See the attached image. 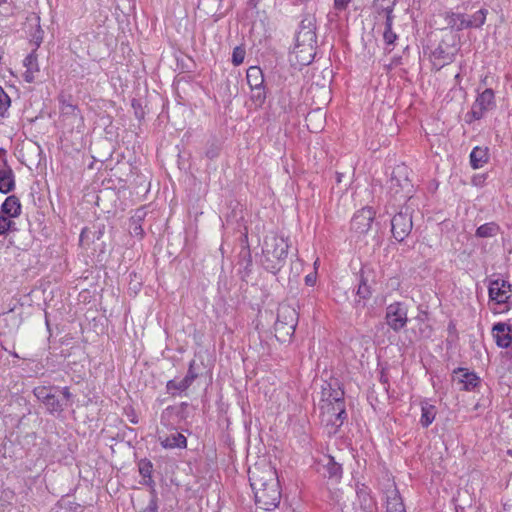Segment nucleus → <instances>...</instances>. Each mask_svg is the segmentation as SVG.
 Instances as JSON below:
<instances>
[{
	"mask_svg": "<svg viewBox=\"0 0 512 512\" xmlns=\"http://www.w3.org/2000/svg\"><path fill=\"white\" fill-rule=\"evenodd\" d=\"M249 481L256 505L266 511L275 509L281 499L276 469L268 462L255 464L249 469Z\"/></svg>",
	"mask_w": 512,
	"mask_h": 512,
	"instance_id": "f257e3e1",
	"label": "nucleus"
},
{
	"mask_svg": "<svg viewBox=\"0 0 512 512\" xmlns=\"http://www.w3.org/2000/svg\"><path fill=\"white\" fill-rule=\"evenodd\" d=\"M316 48V18L312 14H307L300 22L291 55L299 65H309L315 57Z\"/></svg>",
	"mask_w": 512,
	"mask_h": 512,
	"instance_id": "f03ea898",
	"label": "nucleus"
},
{
	"mask_svg": "<svg viewBox=\"0 0 512 512\" xmlns=\"http://www.w3.org/2000/svg\"><path fill=\"white\" fill-rule=\"evenodd\" d=\"M288 243L283 236L268 234L263 242L261 263L263 267L276 274L285 264L288 255Z\"/></svg>",
	"mask_w": 512,
	"mask_h": 512,
	"instance_id": "7ed1b4c3",
	"label": "nucleus"
},
{
	"mask_svg": "<svg viewBox=\"0 0 512 512\" xmlns=\"http://www.w3.org/2000/svg\"><path fill=\"white\" fill-rule=\"evenodd\" d=\"M489 300L493 302L494 307L491 311L494 314L506 313L512 308L510 299L512 297V286L504 279L490 280L488 285Z\"/></svg>",
	"mask_w": 512,
	"mask_h": 512,
	"instance_id": "20e7f679",
	"label": "nucleus"
},
{
	"mask_svg": "<svg viewBox=\"0 0 512 512\" xmlns=\"http://www.w3.org/2000/svg\"><path fill=\"white\" fill-rule=\"evenodd\" d=\"M298 323V313L290 305H280L274 325L275 336L278 341L285 343L294 335Z\"/></svg>",
	"mask_w": 512,
	"mask_h": 512,
	"instance_id": "39448f33",
	"label": "nucleus"
},
{
	"mask_svg": "<svg viewBox=\"0 0 512 512\" xmlns=\"http://www.w3.org/2000/svg\"><path fill=\"white\" fill-rule=\"evenodd\" d=\"M495 107L496 100L494 91L491 88L484 89L478 94L471 107V111L467 114V117L471 118L469 122L483 118L487 112L493 110Z\"/></svg>",
	"mask_w": 512,
	"mask_h": 512,
	"instance_id": "423d86ee",
	"label": "nucleus"
},
{
	"mask_svg": "<svg viewBox=\"0 0 512 512\" xmlns=\"http://www.w3.org/2000/svg\"><path fill=\"white\" fill-rule=\"evenodd\" d=\"M386 324L394 331L399 332L408 322V307L403 302H394L387 306L385 314Z\"/></svg>",
	"mask_w": 512,
	"mask_h": 512,
	"instance_id": "0eeeda50",
	"label": "nucleus"
},
{
	"mask_svg": "<svg viewBox=\"0 0 512 512\" xmlns=\"http://www.w3.org/2000/svg\"><path fill=\"white\" fill-rule=\"evenodd\" d=\"M320 409L322 422L336 429L342 426L347 417L345 402H340V404L321 403Z\"/></svg>",
	"mask_w": 512,
	"mask_h": 512,
	"instance_id": "6e6552de",
	"label": "nucleus"
},
{
	"mask_svg": "<svg viewBox=\"0 0 512 512\" xmlns=\"http://www.w3.org/2000/svg\"><path fill=\"white\" fill-rule=\"evenodd\" d=\"M413 222L410 213L400 211L391 219V232L393 237L402 242L412 231Z\"/></svg>",
	"mask_w": 512,
	"mask_h": 512,
	"instance_id": "1a4fd4ad",
	"label": "nucleus"
},
{
	"mask_svg": "<svg viewBox=\"0 0 512 512\" xmlns=\"http://www.w3.org/2000/svg\"><path fill=\"white\" fill-rule=\"evenodd\" d=\"M397 173L401 174V169L397 170ZM412 185L407 177H401L396 175L394 171L388 182L389 193L397 200H406L409 198L411 193Z\"/></svg>",
	"mask_w": 512,
	"mask_h": 512,
	"instance_id": "9d476101",
	"label": "nucleus"
},
{
	"mask_svg": "<svg viewBox=\"0 0 512 512\" xmlns=\"http://www.w3.org/2000/svg\"><path fill=\"white\" fill-rule=\"evenodd\" d=\"M58 102L60 116L64 120H70L71 124H74L76 121L83 122V116L77 104L74 103L72 95L61 93L58 97Z\"/></svg>",
	"mask_w": 512,
	"mask_h": 512,
	"instance_id": "9b49d317",
	"label": "nucleus"
},
{
	"mask_svg": "<svg viewBox=\"0 0 512 512\" xmlns=\"http://www.w3.org/2000/svg\"><path fill=\"white\" fill-rule=\"evenodd\" d=\"M35 397L41 401L50 413H60L63 411V404L53 393V388L38 386L33 390Z\"/></svg>",
	"mask_w": 512,
	"mask_h": 512,
	"instance_id": "f8f14e48",
	"label": "nucleus"
},
{
	"mask_svg": "<svg viewBox=\"0 0 512 512\" xmlns=\"http://www.w3.org/2000/svg\"><path fill=\"white\" fill-rule=\"evenodd\" d=\"M375 213L370 207H365L356 212L351 220V229L359 234H366L372 227Z\"/></svg>",
	"mask_w": 512,
	"mask_h": 512,
	"instance_id": "ddd939ff",
	"label": "nucleus"
},
{
	"mask_svg": "<svg viewBox=\"0 0 512 512\" xmlns=\"http://www.w3.org/2000/svg\"><path fill=\"white\" fill-rule=\"evenodd\" d=\"M453 381L459 385L460 390L473 391L480 384V378L476 373L469 371L466 368H457L453 371Z\"/></svg>",
	"mask_w": 512,
	"mask_h": 512,
	"instance_id": "4468645a",
	"label": "nucleus"
},
{
	"mask_svg": "<svg viewBox=\"0 0 512 512\" xmlns=\"http://www.w3.org/2000/svg\"><path fill=\"white\" fill-rule=\"evenodd\" d=\"M386 512H406L403 499L394 482H389L386 490Z\"/></svg>",
	"mask_w": 512,
	"mask_h": 512,
	"instance_id": "2eb2a0df",
	"label": "nucleus"
},
{
	"mask_svg": "<svg viewBox=\"0 0 512 512\" xmlns=\"http://www.w3.org/2000/svg\"><path fill=\"white\" fill-rule=\"evenodd\" d=\"M15 187V177L14 172L10 166H8L7 161L3 160L0 164V192L3 194H7L11 192Z\"/></svg>",
	"mask_w": 512,
	"mask_h": 512,
	"instance_id": "dca6fc26",
	"label": "nucleus"
},
{
	"mask_svg": "<svg viewBox=\"0 0 512 512\" xmlns=\"http://www.w3.org/2000/svg\"><path fill=\"white\" fill-rule=\"evenodd\" d=\"M510 327L503 322L494 324L492 328L493 337L496 344L501 348H507L512 343V336L510 334Z\"/></svg>",
	"mask_w": 512,
	"mask_h": 512,
	"instance_id": "f3484780",
	"label": "nucleus"
},
{
	"mask_svg": "<svg viewBox=\"0 0 512 512\" xmlns=\"http://www.w3.org/2000/svg\"><path fill=\"white\" fill-rule=\"evenodd\" d=\"M195 364V361H191L189 365L188 372L186 376L177 381V380H170L167 382V390L168 391H185L187 388L190 387V385L193 383V381L197 378V373L194 371L193 366Z\"/></svg>",
	"mask_w": 512,
	"mask_h": 512,
	"instance_id": "a211bd4d",
	"label": "nucleus"
},
{
	"mask_svg": "<svg viewBox=\"0 0 512 512\" xmlns=\"http://www.w3.org/2000/svg\"><path fill=\"white\" fill-rule=\"evenodd\" d=\"M158 440H159L161 446L165 449H174V448L184 449L187 446L186 437L177 431L173 432L170 435L159 434Z\"/></svg>",
	"mask_w": 512,
	"mask_h": 512,
	"instance_id": "6ab92c4d",
	"label": "nucleus"
},
{
	"mask_svg": "<svg viewBox=\"0 0 512 512\" xmlns=\"http://www.w3.org/2000/svg\"><path fill=\"white\" fill-rule=\"evenodd\" d=\"M445 28L452 31H461L465 29L464 14L447 11L443 14Z\"/></svg>",
	"mask_w": 512,
	"mask_h": 512,
	"instance_id": "aec40b11",
	"label": "nucleus"
},
{
	"mask_svg": "<svg viewBox=\"0 0 512 512\" xmlns=\"http://www.w3.org/2000/svg\"><path fill=\"white\" fill-rule=\"evenodd\" d=\"M489 160L488 148L476 146L470 153V164L473 169H479Z\"/></svg>",
	"mask_w": 512,
	"mask_h": 512,
	"instance_id": "412c9836",
	"label": "nucleus"
},
{
	"mask_svg": "<svg viewBox=\"0 0 512 512\" xmlns=\"http://www.w3.org/2000/svg\"><path fill=\"white\" fill-rule=\"evenodd\" d=\"M1 212L7 215V218L18 217L21 213V204L19 199L12 195L8 196L1 206Z\"/></svg>",
	"mask_w": 512,
	"mask_h": 512,
	"instance_id": "4be33fe9",
	"label": "nucleus"
},
{
	"mask_svg": "<svg viewBox=\"0 0 512 512\" xmlns=\"http://www.w3.org/2000/svg\"><path fill=\"white\" fill-rule=\"evenodd\" d=\"M487 14H488L487 9H483V8L476 11L471 16H467L464 14L465 29L482 27L486 21Z\"/></svg>",
	"mask_w": 512,
	"mask_h": 512,
	"instance_id": "5701e85b",
	"label": "nucleus"
},
{
	"mask_svg": "<svg viewBox=\"0 0 512 512\" xmlns=\"http://www.w3.org/2000/svg\"><path fill=\"white\" fill-rule=\"evenodd\" d=\"M328 386V390L323 388V398L321 403L340 404V402H344V391L341 388L333 389L331 384H328Z\"/></svg>",
	"mask_w": 512,
	"mask_h": 512,
	"instance_id": "b1692460",
	"label": "nucleus"
},
{
	"mask_svg": "<svg viewBox=\"0 0 512 512\" xmlns=\"http://www.w3.org/2000/svg\"><path fill=\"white\" fill-rule=\"evenodd\" d=\"M247 83L250 88H256L264 84V76L262 70L257 66H251L246 74Z\"/></svg>",
	"mask_w": 512,
	"mask_h": 512,
	"instance_id": "393cba45",
	"label": "nucleus"
},
{
	"mask_svg": "<svg viewBox=\"0 0 512 512\" xmlns=\"http://www.w3.org/2000/svg\"><path fill=\"white\" fill-rule=\"evenodd\" d=\"M435 417H436L435 406L428 404V403H423L421 406V418H420L421 425L424 428H427L435 420Z\"/></svg>",
	"mask_w": 512,
	"mask_h": 512,
	"instance_id": "a878e982",
	"label": "nucleus"
},
{
	"mask_svg": "<svg viewBox=\"0 0 512 512\" xmlns=\"http://www.w3.org/2000/svg\"><path fill=\"white\" fill-rule=\"evenodd\" d=\"M386 14L383 38L387 45H393L397 39V35L392 31V10L390 8L386 9Z\"/></svg>",
	"mask_w": 512,
	"mask_h": 512,
	"instance_id": "bb28decb",
	"label": "nucleus"
},
{
	"mask_svg": "<svg viewBox=\"0 0 512 512\" xmlns=\"http://www.w3.org/2000/svg\"><path fill=\"white\" fill-rule=\"evenodd\" d=\"M499 231V226L494 222L485 223L479 226L475 235L479 238H489L496 236Z\"/></svg>",
	"mask_w": 512,
	"mask_h": 512,
	"instance_id": "cd10ccee",
	"label": "nucleus"
},
{
	"mask_svg": "<svg viewBox=\"0 0 512 512\" xmlns=\"http://www.w3.org/2000/svg\"><path fill=\"white\" fill-rule=\"evenodd\" d=\"M251 89V95L250 99L255 104L256 107H260L263 105L266 99V92L264 85L257 86L256 88H250Z\"/></svg>",
	"mask_w": 512,
	"mask_h": 512,
	"instance_id": "c85d7f7f",
	"label": "nucleus"
},
{
	"mask_svg": "<svg viewBox=\"0 0 512 512\" xmlns=\"http://www.w3.org/2000/svg\"><path fill=\"white\" fill-rule=\"evenodd\" d=\"M326 472L329 478L339 480L342 475V467L340 464L336 463L332 458L329 459L328 463L325 466Z\"/></svg>",
	"mask_w": 512,
	"mask_h": 512,
	"instance_id": "c756f323",
	"label": "nucleus"
},
{
	"mask_svg": "<svg viewBox=\"0 0 512 512\" xmlns=\"http://www.w3.org/2000/svg\"><path fill=\"white\" fill-rule=\"evenodd\" d=\"M11 105V100L8 94L0 86V116H4Z\"/></svg>",
	"mask_w": 512,
	"mask_h": 512,
	"instance_id": "7c9ffc66",
	"label": "nucleus"
},
{
	"mask_svg": "<svg viewBox=\"0 0 512 512\" xmlns=\"http://www.w3.org/2000/svg\"><path fill=\"white\" fill-rule=\"evenodd\" d=\"M357 296L363 300L368 299L371 296L370 286L368 285L367 281L364 280L363 278H361L360 283L358 285Z\"/></svg>",
	"mask_w": 512,
	"mask_h": 512,
	"instance_id": "2f4dec72",
	"label": "nucleus"
},
{
	"mask_svg": "<svg viewBox=\"0 0 512 512\" xmlns=\"http://www.w3.org/2000/svg\"><path fill=\"white\" fill-rule=\"evenodd\" d=\"M11 230H16L15 222L5 216H0V236Z\"/></svg>",
	"mask_w": 512,
	"mask_h": 512,
	"instance_id": "473e14b6",
	"label": "nucleus"
},
{
	"mask_svg": "<svg viewBox=\"0 0 512 512\" xmlns=\"http://www.w3.org/2000/svg\"><path fill=\"white\" fill-rule=\"evenodd\" d=\"M245 57V51L241 47H235L232 53V62L235 66L243 63Z\"/></svg>",
	"mask_w": 512,
	"mask_h": 512,
	"instance_id": "72a5a7b5",
	"label": "nucleus"
},
{
	"mask_svg": "<svg viewBox=\"0 0 512 512\" xmlns=\"http://www.w3.org/2000/svg\"><path fill=\"white\" fill-rule=\"evenodd\" d=\"M139 472L144 478H146V477L151 478V473H152L151 462L147 461V460H142L139 463Z\"/></svg>",
	"mask_w": 512,
	"mask_h": 512,
	"instance_id": "f704fd0d",
	"label": "nucleus"
},
{
	"mask_svg": "<svg viewBox=\"0 0 512 512\" xmlns=\"http://www.w3.org/2000/svg\"><path fill=\"white\" fill-rule=\"evenodd\" d=\"M24 65L27 68L26 70H29V68H32L34 71H38V63H37V57L34 53L29 54L24 59Z\"/></svg>",
	"mask_w": 512,
	"mask_h": 512,
	"instance_id": "c9c22d12",
	"label": "nucleus"
},
{
	"mask_svg": "<svg viewBox=\"0 0 512 512\" xmlns=\"http://www.w3.org/2000/svg\"><path fill=\"white\" fill-rule=\"evenodd\" d=\"M219 152H220V146L213 143L207 148L205 155L209 159H214L219 155Z\"/></svg>",
	"mask_w": 512,
	"mask_h": 512,
	"instance_id": "e433bc0d",
	"label": "nucleus"
},
{
	"mask_svg": "<svg viewBox=\"0 0 512 512\" xmlns=\"http://www.w3.org/2000/svg\"><path fill=\"white\" fill-rule=\"evenodd\" d=\"M130 233L133 236L142 237L144 234L143 228L141 225L137 224L135 221H133L131 227H130Z\"/></svg>",
	"mask_w": 512,
	"mask_h": 512,
	"instance_id": "4c0bfd02",
	"label": "nucleus"
},
{
	"mask_svg": "<svg viewBox=\"0 0 512 512\" xmlns=\"http://www.w3.org/2000/svg\"><path fill=\"white\" fill-rule=\"evenodd\" d=\"M351 0H334V9L337 11L346 10Z\"/></svg>",
	"mask_w": 512,
	"mask_h": 512,
	"instance_id": "58836bf2",
	"label": "nucleus"
},
{
	"mask_svg": "<svg viewBox=\"0 0 512 512\" xmlns=\"http://www.w3.org/2000/svg\"><path fill=\"white\" fill-rule=\"evenodd\" d=\"M317 117H320L322 118V113L318 110V111H314V112H311L308 114L307 118H306V121L308 122L307 123V126L308 128H310V122L314 119V118H317Z\"/></svg>",
	"mask_w": 512,
	"mask_h": 512,
	"instance_id": "ea45409f",
	"label": "nucleus"
},
{
	"mask_svg": "<svg viewBox=\"0 0 512 512\" xmlns=\"http://www.w3.org/2000/svg\"><path fill=\"white\" fill-rule=\"evenodd\" d=\"M36 71L32 70V68H29V70H26L24 73V79L26 82L31 83L34 81V73Z\"/></svg>",
	"mask_w": 512,
	"mask_h": 512,
	"instance_id": "a19ab883",
	"label": "nucleus"
},
{
	"mask_svg": "<svg viewBox=\"0 0 512 512\" xmlns=\"http://www.w3.org/2000/svg\"><path fill=\"white\" fill-rule=\"evenodd\" d=\"M305 282L307 285L312 286L315 283V277L312 274H309L305 277Z\"/></svg>",
	"mask_w": 512,
	"mask_h": 512,
	"instance_id": "79ce46f5",
	"label": "nucleus"
},
{
	"mask_svg": "<svg viewBox=\"0 0 512 512\" xmlns=\"http://www.w3.org/2000/svg\"><path fill=\"white\" fill-rule=\"evenodd\" d=\"M61 393H62L63 397H64L66 400H69V399L71 398V396H72V395H71V393H70V391H69V389H68V387H64V388L62 389Z\"/></svg>",
	"mask_w": 512,
	"mask_h": 512,
	"instance_id": "37998d69",
	"label": "nucleus"
},
{
	"mask_svg": "<svg viewBox=\"0 0 512 512\" xmlns=\"http://www.w3.org/2000/svg\"><path fill=\"white\" fill-rule=\"evenodd\" d=\"M141 512H156V509L149 507V508L142 510Z\"/></svg>",
	"mask_w": 512,
	"mask_h": 512,
	"instance_id": "c03bdc74",
	"label": "nucleus"
},
{
	"mask_svg": "<svg viewBox=\"0 0 512 512\" xmlns=\"http://www.w3.org/2000/svg\"><path fill=\"white\" fill-rule=\"evenodd\" d=\"M0 154H5V150L0 148Z\"/></svg>",
	"mask_w": 512,
	"mask_h": 512,
	"instance_id": "a18cd8bd",
	"label": "nucleus"
},
{
	"mask_svg": "<svg viewBox=\"0 0 512 512\" xmlns=\"http://www.w3.org/2000/svg\"><path fill=\"white\" fill-rule=\"evenodd\" d=\"M508 453H509L510 455H512V451H508Z\"/></svg>",
	"mask_w": 512,
	"mask_h": 512,
	"instance_id": "49530a36",
	"label": "nucleus"
}]
</instances>
